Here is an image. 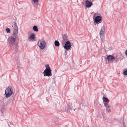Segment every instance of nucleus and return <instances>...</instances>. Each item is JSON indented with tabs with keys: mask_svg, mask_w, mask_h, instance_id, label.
Listing matches in <instances>:
<instances>
[{
	"mask_svg": "<svg viewBox=\"0 0 127 127\" xmlns=\"http://www.w3.org/2000/svg\"><path fill=\"white\" fill-rule=\"evenodd\" d=\"M46 69L44 70L43 73L44 76H50L52 75V70L48 64H47L45 65Z\"/></svg>",
	"mask_w": 127,
	"mask_h": 127,
	"instance_id": "1",
	"label": "nucleus"
},
{
	"mask_svg": "<svg viewBox=\"0 0 127 127\" xmlns=\"http://www.w3.org/2000/svg\"><path fill=\"white\" fill-rule=\"evenodd\" d=\"M13 89L11 86L7 87L5 91V97L8 98L11 96L13 94Z\"/></svg>",
	"mask_w": 127,
	"mask_h": 127,
	"instance_id": "2",
	"label": "nucleus"
},
{
	"mask_svg": "<svg viewBox=\"0 0 127 127\" xmlns=\"http://www.w3.org/2000/svg\"><path fill=\"white\" fill-rule=\"evenodd\" d=\"M46 43L44 39H41L38 41V45L41 49H44L45 47Z\"/></svg>",
	"mask_w": 127,
	"mask_h": 127,
	"instance_id": "3",
	"label": "nucleus"
},
{
	"mask_svg": "<svg viewBox=\"0 0 127 127\" xmlns=\"http://www.w3.org/2000/svg\"><path fill=\"white\" fill-rule=\"evenodd\" d=\"M107 59L108 61H112V62L113 63H116L117 62L118 59L117 58H115L113 56L109 55L107 57Z\"/></svg>",
	"mask_w": 127,
	"mask_h": 127,
	"instance_id": "4",
	"label": "nucleus"
},
{
	"mask_svg": "<svg viewBox=\"0 0 127 127\" xmlns=\"http://www.w3.org/2000/svg\"><path fill=\"white\" fill-rule=\"evenodd\" d=\"M16 36L12 35L8 38V42L10 44H14L15 43L16 39Z\"/></svg>",
	"mask_w": 127,
	"mask_h": 127,
	"instance_id": "5",
	"label": "nucleus"
},
{
	"mask_svg": "<svg viewBox=\"0 0 127 127\" xmlns=\"http://www.w3.org/2000/svg\"><path fill=\"white\" fill-rule=\"evenodd\" d=\"M105 31V27L103 26L101 27L100 32V37L102 40H103L104 39L103 35L104 34Z\"/></svg>",
	"mask_w": 127,
	"mask_h": 127,
	"instance_id": "6",
	"label": "nucleus"
},
{
	"mask_svg": "<svg viewBox=\"0 0 127 127\" xmlns=\"http://www.w3.org/2000/svg\"><path fill=\"white\" fill-rule=\"evenodd\" d=\"M71 47L70 42L69 41H67L65 42L64 47L66 50H68L70 49Z\"/></svg>",
	"mask_w": 127,
	"mask_h": 127,
	"instance_id": "7",
	"label": "nucleus"
},
{
	"mask_svg": "<svg viewBox=\"0 0 127 127\" xmlns=\"http://www.w3.org/2000/svg\"><path fill=\"white\" fill-rule=\"evenodd\" d=\"M62 37L63 40L62 43V44H64L65 43V42L68 41V36L66 34H64L62 35Z\"/></svg>",
	"mask_w": 127,
	"mask_h": 127,
	"instance_id": "8",
	"label": "nucleus"
},
{
	"mask_svg": "<svg viewBox=\"0 0 127 127\" xmlns=\"http://www.w3.org/2000/svg\"><path fill=\"white\" fill-rule=\"evenodd\" d=\"M85 4L86 5V6L87 7H90L92 4V3L90 2L88 0H86L85 2Z\"/></svg>",
	"mask_w": 127,
	"mask_h": 127,
	"instance_id": "9",
	"label": "nucleus"
},
{
	"mask_svg": "<svg viewBox=\"0 0 127 127\" xmlns=\"http://www.w3.org/2000/svg\"><path fill=\"white\" fill-rule=\"evenodd\" d=\"M102 99L104 105H105V104H107V105L108 104L109 100L108 98L103 96V97Z\"/></svg>",
	"mask_w": 127,
	"mask_h": 127,
	"instance_id": "10",
	"label": "nucleus"
},
{
	"mask_svg": "<svg viewBox=\"0 0 127 127\" xmlns=\"http://www.w3.org/2000/svg\"><path fill=\"white\" fill-rule=\"evenodd\" d=\"M101 17L99 16H96L95 19V21L96 23L99 22L101 20Z\"/></svg>",
	"mask_w": 127,
	"mask_h": 127,
	"instance_id": "11",
	"label": "nucleus"
},
{
	"mask_svg": "<svg viewBox=\"0 0 127 127\" xmlns=\"http://www.w3.org/2000/svg\"><path fill=\"white\" fill-rule=\"evenodd\" d=\"M105 104V105L104 106L106 107L107 112H110L111 111V110L110 109V107L108 104L107 105V104Z\"/></svg>",
	"mask_w": 127,
	"mask_h": 127,
	"instance_id": "12",
	"label": "nucleus"
},
{
	"mask_svg": "<svg viewBox=\"0 0 127 127\" xmlns=\"http://www.w3.org/2000/svg\"><path fill=\"white\" fill-rule=\"evenodd\" d=\"M18 32V28L17 29H14L13 34L12 35H13L15 36L17 34Z\"/></svg>",
	"mask_w": 127,
	"mask_h": 127,
	"instance_id": "13",
	"label": "nucleus"
},
{
	"mask_svg": "<svg viewBox=\"0 0 127 127\" xmlns=\"http://www.w3.org/2000/svg\"><path fill=\"white\" fill-rule=\"evenodd\" d=\"M33 3L36 6H37L38 4V2L39 0H31Z\"/></svg>",
	"mask_w": 127,
	"mask_h": 127,
	"instance_id": "14",
	"label": "nucleus"
},
{
	"mask_svg": "<svg viewBox=\"0 0 127 127\" xmlns=\"http://www.w3.org/2000/svg\"><path fill=\"white\" fill-rule=\"evenodd\" d=\"M12 27L14 29H18V26L16 22H14L12 23Z\"/></svg>",
	"mask_w": 127,
	"mask_h": 127,
	"instance_id": "15",
	"label": "nucleus"
},
{
	"mask_svg": "<svg viewBox=\"0 0 127 127\" xmlns=\"http://www.w3.org/2000/svg\"><path fill=\"white\" fill-rule=\"evenodd\" d=\"M35 35L33 33H32L31 36H29V39L32 40L34 38Z\"/></svg>",
	"mask_w": 127,
	"mask_h": 127,
	"instance_id": "16",
	"label": "nucleus"
},
{
	"mask_svg": "<svg viewBox=\"0 0 127 127\" xmlns=\"http://www.w3.org/2000/svg\"><path fill=\"white\" fill-rule=\"evenodd\" d=\"M33 30L35 32H37L38 31L37 27L36 26H34L33 28Z\"/></svg>",
	"mask_w": 127,
	"mask_h": 127,
	"instance_id": "17",
	"label": "nucleus"
},
{
	"mask_svg": "<svg viewBox=\"0 0 127 127\" xmlns=\"http://www.w3.org/2000/svg\"><path fill=\"white\" fill-rule=\"evenodd\" d=\"M55 45L56 46H58L59 45V43L58 41H55Z\"/></svg>",
	"mask_w": 127,
	"mask_h": 127,
	"instance_id": "18",
	"label": "nucleus"
},
{
	"mask_svg": "<svg viewBox=\"0 0 127 127\" xmlns=\"http://www.w3.org/2000/svg\"><path fill=\"white\" fill-rule=\"evenodd\" d=\"M4 108L3 105H1L0 106V110L1 111H2L4 110Z\"/></svg>",
	"mask_w": 127,
	"mask_h": 127,
	"instance_id": "19",
	"label": "nucleus"
},
{
	"mask_svg": "<svg viewBox=\"0 0 127 127\" xmlns=\"http://www.w3.org/2000/svg\"><path fill=\"white\" fill-rule=\"evenodd\" d=\"M6 31L7 33H9L10 32V29L8 28H7L6 29Z\"/></svg>",
	"mask_w": 127,
	"mask_h": 127,
	"instance_id": "20",
	"label": "nucleus"
},
{
	"mask_svg": "<svg viewBox=\"0 0 127 127\" xmlns=\"http://www.w3.org/2000/svg\"><path fill=\"white\" fill-rule=\"evenodd\" d=\"M123 73L124 75H127V69Z\"/></svg>",
	"mask_w": 127,
	"mask_h": 127,
	"instance_id": "21",
	"label": "nucleus"
},
{
	"mask_svg": "<svg viewBox=\"0 0 127 127\" xmlns=\"http://www.w3.org/2000/svg\"><path fill=\"white\" fill-rule=\"evenodd\" d=\"M72 103H69V104L68 105V107L69 108H71V107L72 106Z\"/></svg>",
	"mask_w": 127,
	"mask_h": 127,
	"instance_id": "22",
	"label": "nucleus"
},
{
	"mask_svg": "<svg viewBox=\"0 0 127 127\" xmlns=\"http://www.w3.org/2000/svg\"><path fill=\"white\" fill-rule=\"evenodd\" d=\"M125 54L127 56V50L125 52Z\"/></svg>",
	"mask_w": 127,
	"mask_h": 127,
	"instance_id": "23",
	"label": "nucleus"
},
{
	"mask_svg": "<svg viewBox=\"0 0 127 127\" xmlns=\"http://www.w3.org/2000/svg\"><path fill=\"white\" fill-rule=\"evenodd\" d=\"M125 123H123V124L124 126H125Z\"/></svg>",
	"mask_w": 127,
	"mask_h": 127,
	"instance_id": "24",
	"label": "nucleus"
}]
</instances>
